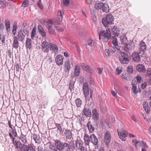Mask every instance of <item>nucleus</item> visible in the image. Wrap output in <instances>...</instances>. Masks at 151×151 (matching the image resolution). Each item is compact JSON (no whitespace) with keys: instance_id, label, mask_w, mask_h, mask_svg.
I'll use <instances>...</instances> for the list:
<instances>
[{"instance_id":"nucleus-1","label":"nucleus","mask_w":151,"mask_h":151,"mask_svg":"<svg viewBox=\"0 0 151 151\" xmlns=\"http://www.w3.org/2000/svg\"><path fill=\"white\" fill-rule=\"evenodd\" d=\"M84 140L85 145H89L90 142L95 145L98 144V139L94 134H91L90 136L86 134L84 135Z\"/></svg>"},{"instance_id":"nucleus-2","label":"nucleus","mask_w":151,"mask_h":151,"mask_svg":"<svg viewBox=\"0 0 151 151\" xmlns=\"http://www.w3.org/2000/svg\"><path fill=\"white\" fill-rule=\"evenodd\" d=\"M114 20L113 16L110 14H108L105 18H102V23L106 27H108L109 25L112 24Z\"/></svg>"},{"instance_id":"nucleus-3","label":"nucleus","mask_w":151,"mask_h":151,"mask_svg":"<svg viewBox=\"0 0 151 151\" xmlns=\"http://www.w3.org/2000/svg\"><path fill=\"white\" fill-rule=\"evenodd\" d=\"M83 89L84 96L86 98H87L90 92V98H91L92 97L93 91L89 89L87 83L85 82L83 85Z\"/></svg>"},{"instance_id":"nucleus-4","label":"nucleus","mask_w":151,"mask_h":151,"mask_svg":"<svg viewBox=\"0 0 151 151\" xmlns=\"http://www.w3.org/2000/svg\"><path fill=\"white\" fill-rule=\"evenodd\" d=\"M28 32L25 28L21 29L18 32L17 39L19 41L23 42L24 40L25 37L26 35H28Z\"/></svg>"},{"instance_id":"nucleus-5","label":"nucleus","mask_w":151,"mask_h":151,"mask_svg":"<svg viewBox=\"0 0 151 151\" xmlns=\"http://www.w3.org/2000/svg\"><path fill=\"white\" fill-rule=\"evenodd\" d=\"M100 35L105 42H107L111 37V34L109 29L107 28L106 31L102 30L100 31Z\"/></svg>"},{"instance_id":"nucleus-6","label":"nucleus","mask_w":151,"mask_h":151,"mask_svg":"<svg viewBox=\"0 0 151 151\" xmlns=\"http://www.w3.org/2000/svg\"><path fill=\"white\" fill-rule=\"evenodd\" d=\"M121 54V55L119 57V60L122 64H127L129 62V56L127 53L122 52H119Z\"/></svg>"},{"instance_id":"nucleus-7","label":"nucleus","mask_w":151,"mask_h":151,"mask_svg":"<svg viewBox=\"0 0 151 151\" xmlns=\"http://www.w3.org/2000/svg\"><path fill=\"white\" fill-rule=\"evenodd\" d=\"M58 149L55 151H70L71 146L67 143H64L62 145H60L58 146Z\"/></svg>"},{"instance_id":"nucleus-8","label":"nucleus","mask_w":151,"mask_h":151,"mask_svg":"<svg viewBox=\"0 0 151 151\" xmlns=\"http://www.w3.org/2000/svg\"><path fill=\"white\" fill-rule=\"evenodd\" d=\"M139 53L141 54V56L145 54V51L146 50V45L143 41L140 42L139 44Z\"/></svg>"},{"instance_id":"nucleus-9","label":"nucleus","mask_w":151,"mask_h":151,"mask_svg":"<svg viewBox=\"0 0 151 151\" xmlns=\"http://www.w3.org/2000/svg\"><path fill=\"white\" fill-rule=\"evenodd\" d=\"M117 131L120 138L122 141H125V137L127 134V132L123 129L121 130L119 129H117Z\"/></svg>"},{"instance_id":"nucleus-10","label":"nucleus","mask_w":151,"mask_h":151,"mask_svg":"<svg viewBox=\"0 0 151 151\" xmlns=\"http://www.w3.org/2000/svg\"><path fill=\"white\" fill-rule=\"evenodd\" d=\"M50 44L46 41H44L41 44V50L44 53L48 52L49 50Z\"/></svg>"},{"instance_id":"nucleus-11","label":"nucleus","mask_w":151,"mask_h":151,"mask_svg":"<svg viewBox=\"0 0 151 151\" xmlns=\"http://www.w3.org/2000/svg\"><path fill=\"white\" fill-rule=\"evenodd\" d=\"M134 47V42H130L126 44L124 47V50L126 52H128L129 51L132 50Z\"/></svg>"},{"instance_id":"nucleus-12","label":"nucleus","mask_w":151,"mask_h":151,"mask_svg":"<svg viewBox=\"0 0 151 151\" xmlns=\"http://www.w3.org/2000/svg\"><path fill=\"white\" fill-rule=\"evenodd\" d=\"M80 66L83 68V70L88 73H93L94 72L93 70L91 68V66L89 65H88L84 63H81Z\"/></svg>"},{"instance_id":"nucleus-13","label":"nucleus","mask_w":151,"mask_h":151,"mask_svg":"<svg viewBox=\"0 0 151 151\" xmlns=\"http://www.w3.org/2000/svg\"><path fill=\"white\" fill-rule=\"evenodd\" d=\"M64 143H63L59 140H56L55 141V146L53 145H50L49 146V148L53 151H55L56 149H58V146L60 145H62Z\"/></svg>"},{"instance_id":"nucleus-14","label":"nucleus","mask_w":151,"mask_h":151,"mask_svg":"<svg viewBox=\"0 0 151 151\" xmlns=\"http://www.w3.org/2000/svg\"><path fill=\"white\" fill-rule=\"evenodd\" d=\"M83 142L80 137H78L75 142V146L76 148L80 150L83 147Z\"/></svg>"},{"instance_id":"nucleus-15","label":"nucleus","mask_w":151,"mask_h":151,"mask_svg":"<svg viewBox=\"0 0 151 151\" xmlns=\"http://www.w3.org/2000/svg\"><path fill=\"white\" fill-rule=\"evenodd\" d=\"M110 134L109 132L106 131V132L105 135L104 137V142L108 145H109L111 140Z\"/></svg>"},{"instance_id":"nucleus-16","label":"nucleus","mask_w":151,"mask_h":151,"mask_svg":"<svg viewBox=\"0 0 151 151\" xmlns=\"http://www.w3.org/2000/svg\"><path fill=\"white\" fill-rule=\"evenodd\" d=\"M83 112L84 115L87 117H89L91 115V110L87 106H85Z\"/></svg>"},{"instance_id":"nucleus-17","label":"nucleus","mask_w":151,"mask_h":151,"mask_svg":"<svg viewBox=\"0 0 151 151\" xmlns=\"http://www.w3.org/2000/svg\"><path fill=\"white\" fill-rule=\"evenodd\" d=\"M112 42L113 46L115 47L117 50V52H121V51L120 50V47L118 45L117 42V39L116 37H113L112 39Z\"/></svg>"},{"instance_id":"nucleus-18","label":"nucleus","mask_w":151,"mask_h":151,"mask_svg":"<svg viewBox=\"0 0 151 151\" xmlns=\"http://www.w3.org/2000/svg\"><path fill=\"white\" fill-rule=\"evenodd\" d=\"M133 60L135 62H139L141 59L140 56L137 52H133L132 55Z\"/></svg>"},{"instance_id":"nucleus-19","label":"nucleus","mask_w":151,"mask_h":151,"mask_svg":"<svg viewBox=\"0 0 151 151\" xmlns=\"http://www.w3.org/2000/svg\"><path fill=\"white\" fill-rule=\"evenodd\" d=\"M55 60L58 65H61L63 63V57L60 55H58L55 57Z\"/></svg>"},{"instance_id":"nucleus-20","label":"nucleus","mask_w":151,"mask_h":151,"mask_svg":"<svg viewBox=\"0 0 151 151\" xmlns=\"http://www.w3.org/2000/svg\"><path fill=\"white\" fill-rule=\"evenodd\" d=\"M92 118L94 121H97L99 118V114L97 110L95 109H93L92 111Z\"/></svg>"},{"instance_id":"nucleus-21","label":"nucleus","mask_w":151,"mask_h":151,"mask_svg":"<svg viewBox=\"0 0 151 151\" xmlns=\"http://www.w3.org/2000/svg\"><path fill=\"white\" fill-rule=\"evenodd\" d=\"M38 30L41 35L44 38L46 37V33L43 27L41 25H39L37 27Z\"/></svg>"},{"instance_id":"nucleus-22","label":"nucleus","mask_w":151,"mask_h":151,"mask_svg":"<svg viewBox=\"0 0 151 151\" xmlns=\"http://www.w3.org/2000/svg\"><path fill=\"white\" fill-rule=\"evenodd\" d=\"M136 68L137 70L139 72L144 73L145 72V68L142 64L138 65H137Z\"/></svg>"},{"instance_id":"nucleus-23","label":"nucleus","mask_w":151,"mask_h":151,"mask_svg":"<svg viewBox=\"0 0 151 151\" xmlns=\"http://www.w3.org/2000/svg\"><path fill=\"white\" fill-rule=\"evenodd\" d=\"M119 29H117L116 26H114L112 29V33L114 37L118 36L119 34Z\"/></svg>"},{"instance_id":"nucleus-24","label":"nucleus","mask_w":151,"mask_h":151,"mask_svg":"<svg viewBox=\"0 0 151 151\" xmlns=\"http://www.w3.org/2000/svg\"><path fill=\"white\" fill-rule=\"evenodd\" d=\"M132 142L137 148H140L142 144L141 141H140L136 139L133 140Z\"/></svg>"},{"instance_id":"nucleus-25","label":"nucleus","mask_w":151,"mask_h":151,"mask_svg":"<svg viewBox=\"0 0 151 151\" xmlns=\"http://www.w3.org/2000/svg\"><path fill=\"white\" fill-rule=\"evenodd\" d=\"M65 138L67 139H71L72 137L71 132L68 129H66L64 132Z\"/></svg>"},{"instance_id":"nucleus-26","label":"nucleus","mask_w":151,"mask_h":151,"mask_svg":"<svg viewBox=\"0 0 151 151\" xmlns=\"http://www.w3.org/2000/svg\"><path fill=\"white\" fill-rule=\"evenodd\" d=\"M143 106L147 114H149L150 112V108L149 107L148 103L147 101H144Z\"/></svg>"},{"instance_id":"nucleus-27","label":"nucleus","mask_w":151,"mask_h":151,"mask_svg":"<svg viewBox=\"0 0 151 151\" xmlns=\"http://www.w3.org/2000/svg\"><path fill=\"white\" fill-rule=\"evenodd\" d=\"M132 90L133 92L135 94H136L138 92V91L137 90V83L135 81L133 80L132 81Z\"/></svg>"},{"instance_id":"nucleus-28","label":"nucleus","mask_w":151,"mask_h":151,"mask_svg":"<svg viewBox=\"0 0 151 151\" xmlns=\"http://www.w3.org/2000/svg\"><path fill=\"white\" fill-rule=\"evenodd\" d=\"M18 40L17 39V37L15 36L14 38L13 47L16 49H18L19 47V43L18 42Z\"/></svg>"},{"instance_id":"nucleus-29","label":"nucleus","mask_w":151,"mask_h":151,"mask_svg":"<svg viewBox=\"0 0 151 151\" xmlns=\"http://www.w3.org/2000/svg\"><path fill=\"white\" fill-rule=\"evenodd\" d=\"M50 50L53 51L54 52L56 53L57 52H58V50L57 46L52 43H50Z\"/></svg>"},{"instance_id":"nucleus-30","label":"nucleus","mask_w":151,"mask_h":151,"mask_svg":"<svg viewBox=\"0 0 151 151\" xmlns=\"http://www.w3.org/2000/svg\"><path fill=\"white\" fill-rule=\"evenodd\" d=\"M103 5V3L102 2H96L94 4V7L97 10H99L101 9Z\"/></svg>"},{"instance_id":"nucleus-31","label":"nucleus","mask_w":151,"mask_h":151,"mask_svg":"<svg viewBox=\"0 0 151 151\" xmlns=\"http://www.w3.org/2000/svg\"><path fill=\"white\" fill-rule=\"evenodd\" d=\"M101 9L103 12L106 13H108L109 11V7L107 4L104 3L102 6Z\"/></svg>"},{"instance_id":"nucleus-32","label":"nucleus","mask_w":151,"mask_h":151,"mask_svg":"<svg viewBox=\"0 0 151 151\" xmlns=\"http://www.w3.org/2000/svg\"><path fill=\"white\" fill-rule=\"evenodd\" d=\"M96 43L95 40L90 39L87 41L86 44L91 47H93L95 46Z\"/></svg>"},{"instance_id":"nucleus-33","label":"nucleus","mask_w":151,"mask_h":151,"mask_svg":"<svg viewBox=\"0 0 151 151\" xmlns=\"http://www.w3.org/2000/svg\"><path fill=\"white\" fill-rule=\"evenodd\" d=\"M5 24L6 31L9 32L10 31V22L8 19L6 20L5 21Z\"/></svg>"},{"instance_id":"nucleus-34","label":"nucleus","mask_w":151,"mask_h":151,"mask_svg":"<svg viewBox=\"0 0 151 151\" xmlns=\"http://www.w3.org/2000/svg\"><path fill=\"white\" fill-rule=\"evenodd\" d=\"M80 68L78 65H76L74 69V75L76 76H79L80 73Z\"/></svg>"},{"instance_id":"nucleus-35","label":"nucleus","mask_w":151,"mask_h":151,"mask_svg":"<svg viewBox=\"0 0 151 151\" xmlns=\"http://www.w3.org/2000/svg\"><path fill=\"white\" fill-rule=\"evenodd\" d=\"M70 61L69 60H67L65 63V71L66 72H68L70 70Z\"/></svg>"},{"instance_id":"nucleus-36","label":"nucleus","mask_w":151,"mask_h":151,"mask_svg":"<svg viewBox=\"0 0 151 151\" xmlns=\"http://www.w3.org/2000/svg\"><path fill=\"white\" fill-rule=\"evenodd\" d=\"M26 47L30 49L32 47V41L31 39L27 38L26 41Z\"/></svg>"},{"instance_id":"nucleus-37","label":"nucleus","mask_w":151,"mask_h":151,"mask_svg":"<svg viewBox=\"0 0 151 151\" xmlns=\"http://www.w3.org/2000/svg\"><path fill=\"white\" fill-rule=\"evenodd\" d=\"M87 126L90 132L92 133L94 132L95 130L94 128L90 122L88 123Z\"/></svg>"},{"instance_id":"nucleus-38","label":"nucleus","mask_w":151,"mask_h":151,"mask_svg":"<svg viewBox=\"0 0 151 151\" xmlns=\"http://www.w3.org/2000/svg\"><path fill=\"white\" fill-rule=\"evenodd\" d=\"M121 43L122 44H124L126 43L127 40V37L125 35H122L120 37Z\"/></svg>"},{"instance_id":"nucleus-39","label":"nucleus","mask_w":151,"mask_h":151,"mask_svg":"<svg viewBox=\"0 0 151 151\" xmlns=\"http://www.w3.org/2000/svg\"><path fill=\"white\" fill-rule=\"evenodd\" d=\"M75 103L78 108L80 107L82 104V100L80 98H77L75 100Z\"/></svg>"},{"instance_id":"nucleus-40","label":"nucleus","mask_w":151,"mask_h":151,"mask_svg":"<svg viewBox=\"0 0 151 151\" xmlns=\"http://www.w3.org/2000/svg\"><path fill=\"white\" fill-rule=\"evenodd\" d=\"M33 138L36 143H40V137L36 134H34L32 136Z\"/></svg>"},{"instance_id":"nucleus-41","label":"nucleus","mask_w":151,"mask_h":151,"mask_svg":"<svg viewBox=\"0 0 151 151\" xmlns=\"http://www.w3.org/2000/svg\"><path fill=\"white\" fill-rule=\"evenodd\" d=\"M74 82L73 81H70L69 83V89L71 92L74 90Z\"/></svg>"},{"instance_id":"nucleus-42","label":"nucleus","mask_w":151,"mask_h":151,"mask_svg":"<svg viewBox=\"0 0 151 151\" xmlns=\"http://www.w3.org/2000/svg\"><path fill=\"white\" fill-rule=\"evenodd\" d=\"M19 139L23 143V144H26L27 142L26 136L23 134L21 135Z\"/></svg>"},{"instance_id":"nucleus-43","label":"nucleus","mask_w":151,"mask_h":151,"mask_svg":"<svg viewBox=\"0 0 151 151\" xmlns=\"http://www.w3.org/2000/svg\"><path fill=\"white\" fill-rule=\"evenodd\" d=\"M55 125L60 133H62L63 132L62 128L60 124L55 123Z\"/></svg>"},{"instance_id":"nucleus-44","label":"nucleus","mask_w":151,"mask_h":151,"mask_svg":"<svg viewBox=\"0 0 151 151\" xmlns=\"http://www.w3.org/2000/svg\"><path fill=\"white\" fill-rule=\"evenodd\" d=\"M29 5V2L28 0H24L22 5V6L26 7L28 6Z\"/></svg>"},{"instance_id":"nucleus-45","label":"nucleus","mask_w":151,"mask_h":151,"mask_svg":"<svg viewBox=\"0 0 151 151\" xmlns=\"http://www.w3.org/2000/svg\"><path fill=\"white\" fill-rule=\"evenodd\" d=\"M27 145L26 144H23V150H18V151H28L29 147V145Z\"/></svg>"},{"instance_id":"nucleus-46","label":"nucleus","mask_w":151,"mask_h":151,"mask_svg":"<svg viewBox=\"0 0 151 151\" xmlns=\"http://www.w3.org/2000/svg\"><path fill=\"white\" fill-rule=\"evenodd\" d=\"M100 109L102 112H104L106 111V109L105 106L102 104H100Z\"/></svg>"},{"instance_id":"nucleus-47","label":"nucleus","mask_w":151,"mask_h":151,"mask_svg":"<svg viewBox=\"0 0 151 151\" xmlns=\"http://www.w3.org/2000/svg\"><path fill=\"white\" fill-rule=\"evenodd\" d=\"M53 22L51 20H49L47 22V27L48 29L52 28L53 25Z\"/></svg>"},{"instance_id":"nucleus-48","label":"nucleus","mask_w":151,"mask_h":151,"mask_svg":"<svg viewBox=\"0 0 151 151\" xmlns=\"http://www.w3.org/2000/svg\"><path fill=\"white\" fill-rule=\"evenodd\" d=\"M36 29L35 27H34L32 29L31 35V38L32 40H34V38L36 34Z\"/></svg>"},{"instance_id":"nucleus-49","label":"nucleus","mask_w":151,"mask_h":151,"mask_svg":"<svg viewBox=\"0 0 151 151\" xmlns=\"http://www.w3.org/2000/svg\"><path fill=\"white\" fill-rule=\"evenodd\" d=\"M59 13L58 14V15L59 17L58 18V20L59 22H58L57 23L58 24H60V22H61L63 19V17L62 15V14L61 13V11L60 10H59Z\"/></svg>"},{"instance_id":"nucleus-50","label":"nucleus","mask_w":151,"mask_h":151,"mask_svg":"<svg viewBox=\"0 0 151 151\" xmlns=\"http://www.w3.org/2000/svg\"><path fill=\"white\" fill-rule=\"evenodd\" d=\"M146 74L147 76L149 78H151V68H148L146 70Z\"/></svg>"},{"instance_id":"nucleus-51","label":"nucleus","mask_w":151,"mask_h":151,"mask_svg":"<svg viewBox=\"0 0 151 151\" xmlns=\"http://www.w3.org/2000/svg\"><path fill=\"white\" fill-rule=\"evenodd\" d=\"M133 69L132 66L129 65L127 67V71L130 74L133 73Z\"/></svg>"},{"instance_id":"nucleus-52","label":"nucleus","mask_w":151,"mask_h":151,"mask_svg":"<svg viewBox=\"0 0 151 151\" xmlns=\"http://www.w3.org/2000/svg\"><path fill=\"white\" fill-rule=\"evenodd\" d=\"M70 0H63V6L65 7L68 6L70 3Z\"/></svg>"},{"instance_id":"nucleus-53","label":"nucleus","mask_w":151,"mask_h":151,"mask_svg":"<svg viewBox=\"0 0 151 151\" xmlns=\"http://www.w3.org/2000/svg\"><path fill=\"white\" fill-rule=\"evenodd\" d=\"M55 27L56 30L58 32H62L64 30V29L60 26L59 25L57 26H55Z\"/></svg>"},{"instance_id":"nucleus-54","label":"nucleus","mask_w":151,"mask_h":151,"mask_svg":"<svg viewBox=\"0 0 151 151\" xmlns=\"http://www.w3.org/2000/svg\"><path fill=\"white\" fill-rule=\"evenodd\" d=\"M6 2L4 1H0V8H4L6 6Z\"/></svg>"},{"instance_id":"nucleus-55","label":"nucleus","mask_w":151,"mask_h":151,"mask_svg":"<svg viewBox=\"0 0 151 151\" xmlns=\"http://www.w3.org/2000/svg\"><path fill=\"white\" fill-rule=\"evenodd\" d=\"M5 35H4L3 34H0V40H1L2 43H5Z\"/></svg>"},{"instance_id":"nucleus-56","label":"nucleus","mask_w":151,"mask_h":151,"mask_svg":"<svg viewBox=\"0 0 151 151\" xmlns=\"http://www.w3.org/2000/svg\"><path fill=\"white\" fill-rule=\"evenodd\" d=\"M49 33L51 35H55V30L52 28L48 29Z\"/></svg>"},{"instance_id":"nucleus-57","label":"nucleus","mask_w":151,"mask_h":151,"mask_svg":"<svg viewBox=\"0 0 151 151\" xmlns=\"http://www.w3.org/2000/svg\"><path fill=\"white\" fill-rule=\"evenodd\" d=\"M15 67L16 68V73L18 74L19 73V66L18 63L15 64Z\"/></svg>"},{"instance_id":"nucleus-58","label":"nucleus","mask_w":151,"mask_h":151,"mask_svg":"<svg viewBox=\"0 0 151 151\" xmlns=\"http://www.w3.org/2000/svg\"><path fill=\"white\" fill-rule=\"evenodd\" d=\"M17 28V23L16 22L14 23L13 26L12 30L16 31Z\"/></svg>"},{"instance_id":"nucleus-59","label":"nucleus","mask_w":151,"mask_h":151,"mask_svg":"<svg viewBox=\"0 0 151 151\" xmlns=\"http://www.w3.org/2000/svg\"><path fill=\"white\" fill-rule=\"evenodd\" d=\"M12 134L15 137H17V132H16V129H15L12 128Z\"/></svg>"},{"instance_id":"nucleus-60","label":"nucleus","mask_w":151,"mask_h":151,"mask_svg":"<svg viewBox=\"0 0 151 151\" xmlns=\"http://www.w3.org/2000/svg\"><path fill=\"white\" fill-rule=\"evenodd\" d=\"M28 151H36L35 147L31 145H29V147Z\"/></svg>"},{"instance_id":"nucleus-61","label":"nucleus","mask_w":151,"mask_h":151,"mask_svg":"<svg viewBox=\"0 0 151 151\" xmlns=\"http://www.w3.org/2000/svg\"><path fill=\"white\" fill-rule=\"evenodd\" d=\"M136 80L138 82L140 83L141 82L142 80V78L140 76H137L136 77Z\"/></svg>"},{"instance_id":"nucleus-62","label":"nucleus","mask_w":151,"mask_h":151,"mask_svg":"<svg viewBox=\"0 0 151 151\" xmlns=\"http://www.w3.org/2000/svg\"><path fill=\"white\" fill-rule=\"evenodd\" d=\"M111 52L110 50L108 49H106L105 51V52L106 56H109L110 53Z\"/></svg>"},{"instance_id":"nucleus-63","label":"nucleus","mask_w":151,"mask_h":151,"mask_svg":"<svg viewBox=\"0 0 151 151\" xmlns=\"http://www.w3.org/2000/svg\"><path fill=\"white\" fill-rule=\"evenodd\" d=\"M115 49L116 48L114 47L111 46L110 48V50L111 52L114 53L116 51Z\"/></svg>"},{"instance_id":"nucleus-64","label":"nucleus","mask_w":151,"mask_h":151,"mask_svg":"<svg viewBox=\"0 0 151 151\" xmlns=\"http://www.w3.org/2000/svg\"><path fill=\"white\" fill-rule=\"evenodd\" d=\"M19 143V141L17 142L16 141H15V142H14L13 144H14V146H15L16 148H18V145Z\"/></svg>"}]
</instances>
